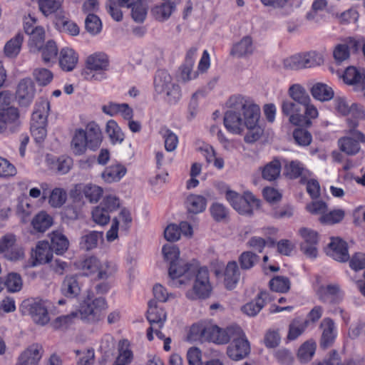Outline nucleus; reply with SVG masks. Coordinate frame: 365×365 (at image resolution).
<instances>
[{
    "instance_id": "bb28decb",
    "label": "nucleus",
    "mask_w": 365,
    "mask_h": 365,
    "mask_svg": "<svg viewBox=\"0 0 365 365\" xmlns=\"http://www.w3.org/2000/svg\"><path fill=\"white\" fill-rule=\"evenodd\" d=\"M78 62V56L75 51L68 48L61 49L59 56V64L66 71H72Z\"/></svg>"
},
{
    "instance_id": "13d9d810",
    "label": "nucleus",
    "mask_w": 365,
    "mask_h": 365,
    "mask_svg": "<svg viewBox=\"0 0 365 365\" xmlns=\"http://www.w3.org/2000/svg\"><path fill=\"white\" fill-rule=\"evenodd\" d=\"M106 133L113 143H121L123 140L124 135L115 121L110 120L106 125Z\"/></svg>"
},
{
    "instance_id": "39448f33",
    "label": "nucleus",
    "mask_w": 365,
    "mask_h": 365,
    "mask_svg": "<svg viewBox=\"0 0 365 365\" xmlns=\"http://www.w3.org/2000/svg\"><path fill=\"white\" fill-rule=\"evenodd\" d=\"M79 268L87 276L96 274L98 279H106L115 272V267L111 262L101 261L96 257H90L81 261Z\"/></svg>"
},
{
    "instance_id": "f704fd0d",
    "label": "nucleus",
    "mask_w": 365,
    "mask_h": 365,
    "mask_svg": "<svg viewBox=\"0 0 365 365\" xmlns=\"http://www.w3.org/2000/svg\"><path fill=\"white\" fill-rule=\"evenodd\" d=\"M68 240L60 232H53L51 237V248L53 252L57 255H61L66 252L68 247Z\"/></svg>"
},
{
    "instance_id": "2eb2a0df",
    "label": "nucleus",
    "mask_w": 365,
    "mask_h": 365,
    "mask_svg": "<svg viewBox=\"0 0 365 365\" xmlns=\"http://www.w3.org/2000/svg\"><path fill=\"white\" fill-rule=\"evenodd\" d=\"M43 353V349L41 344H33L21 352L16 365H37Z\"/></svg>"
},
{
    "instance_id": "0eeeda50",
    "label": "nucleus",
    "mask_w": 365,
    "mask_h": 365,
    "mask_svg": "<svg viewBox=\"0 0 365 365\" xmlns=\"http://www.w3.org/2000/svg\"><path fill=\"white\" fill-rule=\"evenodd\" d=\"M227 200L233 208L241 215H252L254 208H258L259 200L252 193H245L243 196L238 193L228 190L226 193Z\"/></svg>"
},
{
    "instance_id": "4be33fe9",
    "label": "nucleus",
    "mask_w": 365,
    "mask_h": 365,
    "mask_svg": "<svg viewBox=\"0 0 365 365\" xmlns=\"http://www.w3.org/2000/svg\"><path fill=\"white\" fill-rule=\"evenodd\" d=\"M81 291V284L76 275L66 276L61 286L63 294L69 298L78 297Z\"/></svg>"
},
{
    "instance_id": "0e129e2a",
    "label": "nucleus",
    "mask_w": 365,
    "mask_h": 365,
    "mask_svg": "<svg viewBox=\"0 0 365 365\" xmlns=\"http://www.w3.org/2000/svg\"><path fill=\"white\" fill-rule=\"evenodd\" d=\"M86 30L93 34L98 33L101 29V21L100 19L93 14H88L85 20Z\"/></svg>"
},
{
    "instance_id": "49530a36",
    "label": "nucleus",
    "mask_w": 365,
    "mask_h": 365,
    "mask_svg": "<svg viewBox=\"0 0 365 365\" xmlns=\"http://www.w3.org/2000/svg\"><path fill=\"white\" fill-rule=\"evenodd\" d=\"M306 170L297 161H290L284 165V175L290 179H295L305 175Z\"/></svg>"
},
{
    "instance_id": "37998d69",
    "label": "nucleus",
    "mask_w": 365,
    "mask_h": 365,
    "mask_svg": "<svg viewBox=\"0 0 365 365\" xmlns=\"http://www.w3.org/2000/svg\"><path fill=\"white\" fill-rule=\"evenodd\" d=\"M103 238V232L92 231L81 237V246L86 250H91L97 247L98 240Z\"/></svg>"
},
{
    "instance_id": "ea45409f",
    "label": "nucleus",
    "mask_w": 365,
    "mask_h": 365,
    "mask_svg": "<svg viewBox=\"0 0 365 365\" xmlns=\"http://www.w3.org/2000/svg\"><path fill=\"white\" fill-rule=\"evenodd\" d=\"M269 286L274 292L287 293L290 289L291 282L287 277L275 276L269 281Z\"/></svg>"
},
{
    "instance_id": "4468645a",
    "label": "nucleus",
    "mask_w": 365,
    "mask_h": 365,
    "mask_svg": "<svg viewBox=\"0 0 365 365\" xmlns=\"http://www.w3.org/2000/svg\"><path fill=\"white\" fill-rule=\"evenodd\" d=\"M35 95V86L30 78H24L18 84L16 98L21 106L26 107L32 102Z\"/></svg>"
},
{
    "instance_id": "2f4dec72",
    "label": "nucleus",
    "mask_w": 365,
    "mask_h": 365,
    "mask_svg": "<svg viewBox=\"0 0 365 365\" xmlns=\"http://www.w3.org/2000/svg\"><path fill=\"white\" fill-rule=\"evenodd\" d=\"M288 93L294 101L299 103L301 106L310 103L311 99L308 93L300 84L292 85L288 90Z\"/></svg>"
},
{
    "instance_id": "69168bd1",
    "label": "nucleus",
    "mask_w": 365,
    "mask_h": 365,
    "mask_svg": "<svg viewBox=\"0 0 365 365\" xmlns=\"http://www.w3.org/2000/svg\"><path fill=\"white\" fill-rule=\"evenodd\" d=\"M349 46L346 43L337 44L333 51V56L337 63H341L349 58Z\"/></svg>"
},
{
    "instance_id": "3c124183",
    "label": "nucleus",
    "mask_w": 365,
    "mask_h": 365,
    "mask_svg": "<svg viewBox=\"0 0 365 365\" xmlns=\"http://www.w3.org/2000/svg\"><path fill=\"white\" fill-rule=\"evenodd\" d=\"M343 78L344 82L347 84H359L364 83L365 75L364 73H361L354 67H349L346 69Z\"/></svg>"
},
{
    "instance_id": "e433bc0d",
    "label": "nucleus",
    "mask_w": 365,
    "mask_h": 365,
    "mask_svg": "<svg viewBox=\"0 0 365 365\" xmlns=\"http://www.w3.org/2000/svg\"><path fill=\"white\" fill-rule=\"evenodd\" d=\"M126 173V169L120 165H115L108 167L102 173L103 179L107 182L119 180Z\"/></svg>"
},
{
    "instance_id": "412c9836",
    "label": "nucleus",
    "mask_w": 365,
    "mask_h": 365,
    "mask_svg": "<svg viewBox=\"0 0 365 365\" xmlns=\"http://www.w3.org/2000/svg\"><path fill=\"white\" fill-rule=\"evenodd\" d=\"M329 255L336 261L346 262L349 259V255L347 250L346 243L339 238H332L329 244Z\"/></svg>"
},
{
    "instance_id": "c756f323",
    "label": "nucleus",
    "mask_w": 365,
    "mask_h": 365,
    "mask_svg": "<svg viewBox=\"0 0 365 365\" xmlns=\"http://www.w3.org/2000/svg\"><path fill=\"white\" fill-rule=\"evenodd\" d=\"M206 199L198 195H190L185 200V205L190 213L198 214L205 210Z\"/></svg>"
},
{
    "instance_id": "f03ea898",
    "label": "nucleus",
    "mask_w": 365,
    "mask_h": 365,
    "mask_svg": "<svg viewBox=\"0 0 365 365\" xmlns=\"http://www.w3.org/2000/svg\"><path fill=\"white\" fill-rule=\"evenodd\" d=\"M102 141V133L95 123H88L85 129H76L71 142V148L76 155L84 154L87 148L96 150Z\"/></svg>"
},
{
    "instance_id": "72a5a7b5",
    "label": "nucleus",
    "mask_w": 365,
    "mask_h": 365,
    "mask_svg": "<svg viewBox=\"0 0 365 365\" xmlns=\"http://www.w3.org/2000/svg\"><path fill=\"white\" fill-rule=\"evenodd\" d=\"M52 224L53 218L44 211L35 215L31 221L34 229L39 232H44Z\"/></svg>"
},
{
    "instance_id": "f257e3e1",
    "label": "nucleus",
    "mask_w": 365,
    "mask_h": 365,
    "mask_svg": "<svg viewBox=\"0 0 365 365\" xmlns=\"http://www.w3.org/2000/svg\"><path fill=\"white\" fill-rule=\"evenodd\" d=\"M227 104L230 109L225 113L224 125L230 132L240 134L245 128L250 107L257 105L240 96L230 97Z\"/></svg>"
},
{
    "instance_id": "5fc2aeb1",
    "label": "nucleus",
    "mask_w": 365,
    "mask_h": 365,
    "mask_svg": "<svg viewBox=\"0 0 365 365\" xmlns=\"http://www.w3.org/2000/svg\"><path fill=\"white\" fill-rule=\"evenodd\" d=\"M4 284L9 292H19L23 285L22 279L19 274L11 272L6 276Z\"/></svg>"
},
{
    "instance_id": "423d86ee",
    "label": "nucleus",
    "mask_w": 365,
    "mask_h": 365,
    "mask_svg": "<svg viewBox=\"0 0 365 365\" xmlns=\"http://www.w3.org/2000/svg\"><path fill=\"white\" fill-rule=\"evenodd\" d=\"M154 86L158 93L166 94L170 103H177L180 98L179 86L172 82V78L166 71L160 70L157 72Z\"/></svg>"
},
{
    "instance_id": "dca6fc26",
    "label": "nucleus",
    "mask_w": 365,
    "mask_h": 365,
    "mask_svg": "<svg viewBox=\"0 0 365 365\" xmlns=\"http://www.w3.org/2000/svg\"><path fill=\"white\" fill-rule=\"evenodd\" d=\"M353 135L357 140L352 137H344L339 140L340 150L347 155H355L360 150L359 141L365 143V135L359 132L354 131Z\"/></svg>"
},
{
    "instance_id": "c03bdc74",
    "label": "nucleus",
    "mask_w": 365,
    "mask_h": 365,
    "mask_svg": "<svg viewBox=\"0 0 365 365\" xmlns=\"http://www.w3.org/2000/svg\"><path fill=\"white\" fill-rule=\"evenodd\" d=\"M345 212L342 209H336L328 212V210L319 217V222L324 225H334L340 222L344 217Z\"/></svg>"
},
{
    "instance_id": "09e8293b",
    "label": "nucleus",
    "mask_w": 365,
    "mask_h": 365,
    "mask_svg": "<svg viewBox=\"0 0 365 365\" xmlns=\"http://www.w3.org/2000/svg\"><path fill=\"white\" fill-rule=\"evenodd\" d=\"M128 346L127 341L119 342V355L113 365H126L131 361L133 354Z\"/></svg>"
},
{
    "instance_id": "a18cd8bd",
    "label": "nucleus",
    "mask_w": 365,
    "mask_h": 365,
    "mask_svg": "<svg viewBox=\"0 0 365 365\" xmlns=\"http://www.w3.org/2000/svg\"><path fill=\"white\" fill-rule=\"evenodd\" d=\"M174 10V6L170 3H163L160 5L155 6L151 10L152 14L155 19L163 21L168 19Z\"/></svg>"
},
{
    "instance_id": "9d476101",
    "label": "nucleus",
    "mask_w": 365,
    "mask_h": 365,
    "mask_svg": "<svg viewBox=\"0 0 365 365\" xmlns=\"http://www.w3.org/2000/svg\"><path fill=\"white\" fill-rule=\"evenodd\" d=\"M193 276L195 277L194 285L192 289L187 292V297L192 300L197 298L207 297L212 289L207 269L197 267V270Z\"/></svg>"
},
{
    "instance_id": "393cba45",
    "label": "nucleus",
    "mask_w": 365,
    "mask_h": 365,
    "mask_svg": "<svg viewBox=\"0 0 365 365\" xmlns=\"http://www.w3.org/2000/svg\"><path fill=\"white\" fill-rule=\"evenodd\" d=\"M240 278V272L235 261L229 262L224 272V284L227 289H232Z\"/></svg>"
},
{
    "instance_id": "6e6d98bb",
    "label": "nucleus",
    "mask_w": 365,
    "mask_h": 365,
    "mask_svg": "<svg viewBox=\"0 0 365 365\" xmlns=\"http://www.w3.org/2000/svg\"><path fill=\"white\" fill-rule=\"evenodd\" d=\"M131 15L133 20L136 22H143L147 15L148 6L142 0H138L131 6Z\"/></svg>"
},
{
    "instance_id": "603ef678",
    "label": "nucleus",
    "mask_w": 365,
    "mask_h": 365,
    "mask_svg": "<svg viewBox=\"0 0 365 365\" xmlns=\"http://www.w3.org/2000/svg\"><path fill=\"white\" fill-rule=\"evenodd\" d=\"M41 57L44 63H49L56 59L58 54V48L53 41H48L41 48Z\"/></svg>"
},
{
    "instance_id": "8fccbe9b",
    "label": "nucleus",
    "mask_w": 365,
    "mask_h": 365,
    "mask_svg": "<svg viewBox=\"0 0 365 365\" xmlns=\"http://www.w3.org/2000/svg\"><path fill=\"white\" fill-rule=\"evenodd\" d=\"M83 193L90 202L96 203L101 198L103 190L98 185L88 184L84 186Z\"/></svg>"
},
{
    "instance_id": "79ce46f5",
    "label": "nucleus",
    "mask_w": 365,
    "mask_h": 365,
    "mask_svg": "<svg viewBox=\"0 0 365 365\" xmlns=\"http://www.w3.org/2000/svg\"><path fill=\"white\" fill-rule=\"evenodd\" d=\"M63 0H38L39 10L45 16H48L61 8Z\"/></svg>"
},
{
    "instance_id": "5701e85b",
    "label": "nucleus",
    "mask_w": 365,
    "mask_h": 365,
    "mask_svg": "<svg viewBox=\"0 0 365 365\" xmlns=\"http://www.w3.org/2000/svg\"><path fill=\"white\" fill-rule=\"evenodd\" d=\"M147 319L150 325L154 326L156 324L158 326V328L162 327L166 319V313L163 309L158 307L157 302L155 299H151L148 302Z\"/></svg>"
},
{
    "instance_id": "9b49d317",
    "label": "nucleus",
    "mask_w": 365,
    "mask_h": 365,
    "mask_svg": "<svg viewBox=\"0 0 365 365\" xmlns=\"http://www.w3.org/2000/svg\"><path fill=\"white\" fill-rule=\"evenodd\" d=\"M259 113L260 110L258 106H251L247 113V120L245 121V128L247 129L245 136V140L247 143H252L257 141L263 133L262 129L257 125Z\"/></svg>"
},
{
    "instance_id": "6e6552de",
    "label": "nucleus",
    "mask_w": 365,
    "mask_h": 365,
    "mask_svg": "<svg viewBox=\"0 0 365 365\" xmlns=\"http://www.w3.org/2000/svg\"><path fill=\"white\" fill-rule=\"evenodd\" d=\"M323 62L321 55L315 53L296 54L283 61L284 68L288 70H299L320 65Z\"/></svg>"
},
{
    "instance_id": "473e14b6",
    "label": "nucleus",
    "mask_w": 365,
    "mask_h": 365,
    "mask_svg": "<svg viewBox=\"0 0 365 365\" xmlns=\"http://www.w3.org/2000/svg\"><path fill=\"white\" fill-rule=\"evenodd\" d=\"M309 324V320L303 319L300 317L294 319L289 325V331L287 339L289 340H294L307 329Z\"/></svg>"
},
{
    "instance_id": "338daca9",
    "label": "nucleus",
    "mask_w": 365,
    "mask_h": 365,
    "mask_svg": "<svg viewBox=\"0 0 365 365\" xmlns=\"http://www.w3.org/2000/svg\"><path fill=\"white\" fill-rule=\"evenodd\" d=\"M32 213V207L26 200H21L19 202L16 207V214L21 218L23 223L29 221V217Z\"/></svg>"
},
{
    "instance_id": "4d7b16f0",
    "label": "nucleus",
    "mask_w": 365,
    "mask_h": 365,
    "mask_svg": "<svg viewBox=\"0 0 365 365\" xmlns=\"http://www.w3.org/2000/svg\"><path fill=\"white\" fill-rule=\"evenodd\" d=\"M259 259V256L250 251L243 252L239 257V262L242 269H251Z\"/></svg>"
},
{
    "instance_id": "7c9ffc66",
    "label": "nucleus",
    "mask_w": 365,
    "mask_h": 365,
    "mask_svg": "<svg viewBox=\"0 0 365 365\" xmlns=\"http://www.w3.org/2000/svg\"><path fill=\"white\" fill-rule=\"evenodd\" d=\"M310 92L315 99L320 101H329L334 97L333 89L330 86L322 83H317L314 84L312 87Z\"/></svg>"
},
{
    "instance_id": "20e7f679",
    "label": "nucleus",
    "mask_w": 365,
    "mask_h": 365,
    "mask_svg": "<svg viewBox=\"0 0 365 365\" xmlns=\"http://www.w3.org/2000/svg\"><path fill=\"white\" fill-rule=\"evenodd\" d=\"M108 307L106 300L103 297H96L91 300L88 299L81 304L78 313V318L88 323H96L101 319L102 312Z\"/></svg>"
},
{
    "instance_id": "f8f14e48",
    "label": "nucleus",
    "mask_w": 365,
    "mask_h": 365,
    "mask_svg": "<svg viewBox=\"0 0 365 365\" xmlns=\"http://www.w3.org/2000/svg\"><path fill=\"white\" fill-rule=\"evenodd\" d=\"M232 344L227 347V355L233 360H240L246 357L250 352V345L245 333L240 328L239 334H233Z\"/></svg>"
},
{
    "instance_id": "a211bd4d",
    "label": "nucleus",
    "mask_w": 365,
    "mask_h": 365,
    "mask_svg": "<svg viewBox=\"0 0 365 365\" xmlns=\"http://www.w3.org/2000/svg\"><path fill=\"white\" fill-rule=\"evenodd\" d=\"M302 106L297 102L284 101L282 104V113L289 117V122L294 125H299L303 119Z\"/></svg>"
},
{
    "instance_id": "6ab92c4d",
    "label": "nucleus",
    "mask_w": 365,
    "mask_h": 365,
    "mask_svg": "<svg viewBox=\"0 0 365 365\" xmlns=\"http://www.w3.org/2000/svg\"><path fill=\"white\" fill-rule=\"evenodd\" d=\"M32 257L34 258V261L32 262V266L49 262L53 257V251L50 244L45 241L39 242L32 254Z\"/></svg>"
},
{
    "instance_id": "864d4df0",
    "label": "nucleus",
    "mask_w": 365,
    "mask_h": 365,
    "mask_svg": "<svg viewBox=\"0 0 365 365\" xmlns=\"http://www.w3.org/2000/svg\"><path fill=\"white\" fill-rule=\"evenodd\" d=\"M92 219L96 224L104 226L109 222L110 216L105 207L98 205L92 211Z\"/></svg>"
},
{
    "instance_id": "4c0bfd02",
    "label": "nucleus",
    "mask_w": 365,
    "mask_h": 365,
    "mask_svg": "<svg viewBox=\"0 0 365 365\" xmlns=\"http://www.w3.org/2000/svg\"><path fill=\"white\" fill-rule=\"evenodd\" d=\"M281 167V163L278 160L269 162L262 168V178L269 181L276 180L280 175Z\"/></svg>"
},
{
    "instance_id": "c9c22d12",
    "label": "nucleus",
    "mask_w": 365,
    "mask_h": 365,
    "mask_svg": "<svg viewBox=\"0 0 365 365\" xmlns=\"http://www.w3.org/2000/svg\"><path fill=\"white\" fill-rule=\"evenodd\" d=\"M19 114L17 108H9L7 111H0V133L10 124L19 123Z\"/></svg>"
},
{
    "instance_id": "1a4fd4ad",
    "label": "nucleus",
    "mask_w": 365,
    "mask_h": 365,
    "mask_svg": "<svg viewBox=\"0 0 365 365\" xmlns=\"http://www.w3.org/2000/svg\"><path fill=\"white\" fill-rule=\"evenodd\" d=\"M198 264L197 262H188L183 259H178L176 262H172L169 267V276L173 280L175 279L185 277L187 280H190L197 270ZM173 285L177 284H185L186 282L183 279H180L178 282L173 281Z\"/></svg>"
},
{
    "instance_id": "aec40b11",
    "label": "nucleus",
    "mask_w": 365,
    "mask_h": 365,
    "mask_svg": "<svg viewBox=\"0 0 365 365\" xmlns=\"http://www.w3.org/2000/svg\"><path fill=\"white\" fill-rule=\"evenodd\" d=\"M320 327L322 329L320 346L326 349L332 345L336 337L334 322L330 318H325L322 321Z\"/></svg>"
},
{
    "instance_id": "7ed1b4c3",
    "label": "nucleus",
    "mask_w": 365,
    "mask_h": 365,
    "mask_svg": "<svg viewBox=\"0 0 365 365\" xmlns=\"http://www.w3.org/2000/svg\"><path fill=\"white\" fill-rule=\"evenodd\" d=\"M48 307V301L38 298L25 299L21 304V312L31 316L34 322L39 326H45L50 322Z\"/></svg>"
},
{
    "instance_id": "b1692460",
    "label": "nucleus",
    "mask_w": 365,
    "mask_h": 365,
    "mask_svg": "<svg viewBox=\"0 0 365 365\" xmlns=\"http://www.w3.org/2000/svg\"><path fill=\"white\" fill-rule=\"evenodd\" d=\"M254 46L250 36H244L239 42L233 45L230 54L237 58H242L252 54Z\"/></svg>"
},
{
    "instance_id": "c85d7f7f",
    "label": "nucleus",
    "mask_w": 365,
    "mask_h": 365,
    "mask_svg": "<svg viewBox=\"0 0 365 365\" xmlns=\"http://www.w3.org/2000/svg\"><path fill=\"white\" fill-rule=\"evenodd\" d=\"M340 292L339 286L337 284H330L327 286L319 287L317 294L323 302H336V297Z\"/></svg>"
},
{
    "instance_id": "680f3d73",
    "label": "nucleus",
    "mask_w": 365,
    "mask_h": 365,
    "mask_svg": "<svg viewBox=\"0 0 365 365\" xmlns=\"http://www.w3.org/2000/svg\"><path fill=\"white\" fill-rule=\"evenodd\" d=\"M72 166V159L68 157H61L53 161L51 169L56 172L65 174L67 173Z\"/></svg>"
},
{
    "instance_id": "a878e982",
    "label": "nucleus",
    "mask_w": 365,
    "mask_h": 365,
    "mask_svg": "<svg viewBox=\"0 0 365 365\" xmlns=\"http://www.w3.org/2000/svg\"><path fill=\"white\" fill-rule=\"evenodd\" d=\"M268 295V293L265 291L260 292L255 302L247 303L242 307V312L248 316L254 317L257 315L264 306Z\"/></svg>"
},
{
    "instance_id": "bf43d9fd",
    "label": "nucleus",
    "mask_w": 365,
    "mask_h": 365,
    "mask_svg": "<svg viewBox=\"0 0 365 365\" xmlns=\"http://www.w3.org/2000/svg\"><path fill=\"white\" fill-rule=\"evenodd\" d=\"M75 317H78V313L76 312L68 315L58 317L51 323V326L56 330L67 329Z\"/></svg>"
},
{
    "instance_id": "052dcab7",
    "label": "nucleus",
    "mask_w": 365,
    "mask_h": 365,
    "mask_svg": "<svg viewBox=\"0 0 365 365\" xmlns=\"http://www.w3.org/2000/svg\"><path fill=\"white\" fill-rule=\"evenodd\" d=\"M207 325L193 324L190 329L188 337L191 340L206 341Z\"/></svg>"
},
{
    "instance_id": "e2e57ef3",
    "label": "nucleus",
    "mask_w": 365,
    "mask_h": 365,
    "mask_svg": "<svg viewBox=\"0 0 365 365\" xmlns=\"http://www.w3.org/2000/svg\"><path fill=\"white\" fill-rule=\"evenodd\" d=\"M315 349L314 342L307 341L299 349L297 356L302 361H307L313 356Z\"/></svg>"
},
{
    "instance_id": "774afa93",
    "label": "nucleus",
    "mask_w": 365,
    "mask_h": 365,
    "mask_svg": "<svg viewBox=\"0 0 365 365\" xmlns=\"http://www.w3.org/2000/svg\"><path fill=\"white\" fill-rule=\"evenodd\" d=\"M164 259L170 262H176L180 258V250L175 245H165L163 247Z\"/></svg>"
},
{
    "instance_id": "ddd939ff",
    "label": "nucleus",
    "mask_w": 365,
    "mask_h": 365,
    "mask_svg": "<svg viewBox=\"0 0 365 365\" xmlns=\"http://www.w3.org/2000/svg\"><path fill=\"white\" fill-rule=\"evenodd\" d=\"M240 333V327L237 325H232L222 329L216 325L208 324L206 341L217 344H225L230 341L234 334L237 335Z\"/></svg>"
},
{
    "instance_id": "a19ab883",
    "label": "nucleus",
    "mask_w": 365,
    "mask_h": 365,
    "mask_svg": "<svg viewBox=\"0 0 365 365\" xmlns=\"http://www.w3.org/2000/svg\"><path fill=\"white\" fill-rule=\"evenodd\" d=\"M45 40V31L41 26H36V31L30 36L29 48L33 52L39 51Z\"/></svg>"
},
{
    "instance_id": "cd10ccee",
    "label": "nucleus",
    "mask_w": 365,
    "mask_h": 365,
    "mask_svg": "<svg viewBox=\"0 0 365 365\" xmlns=\"http://www.w3.org/2000/svg\"><path fill=\"white\" fill-rule=\"evenodd\" d=\"M49 109L50 103L46 101H41L37 103L32 113L31 125H46Z\"/></svg>"
},
{
    "instance_id": "de8ad7c7",
    "label": "nucleus",
    "mask_w": 365,
    "mask_h": 365,
    "mask_svg": "<svg viewBox=\"0 0 365 365\" xmlns=\"http://www.w3.org/2000/svg\"><path fill=\"white\" fill-rule=\"evenodd\" d=\"M66 191L61 187L52 190L48 196V203L53 207H61L66 201Z\"/></svg>"
},
{
    "instance_id": "58836bf2",
    "label": "nucleus",
    "mask_w": 365,
    "mask_h": 365,
    "mask_svg": "<svg viewBox=\"0 0 365 365\" xmlns=\"http://www.w3.org/2000/svg\"><path fill=\"white\" fill-rule=\"evenodd\" d=\"M23 39V35L17 34L13 38L9 40L4 46L5 55L9 58L16 57L20 52Z\"/></svg>"
},
{
    "instance_id": "f3484780",
    "label": "nucleus",
    "mask_w": 365,
    "mask_h": 365,
    "mask_svg": "<svg viewBox=\"0 0 365 365\" xmlns=\"http://www.w3.org/2000/svg\"><path fill=\"white\" fill-rule=\"evenodd\" d=\"M86 70L85 74L88 75V71H104L108 70L109 60L105 53H98L89 56L86 61Z\"/></svg>"
}]
</instances>
